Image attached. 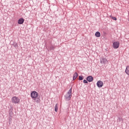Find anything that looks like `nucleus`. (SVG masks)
<instances>
[{"instance_id":"obj_14","label":"nucleus","mask_w":129,"mask_h":129,"mask_svg":"<svg viewBox=\"0 0 129 129\" xmlns=\"http://www.w3.org/2000/svg\"><path fill=\"white\" fill-rule=\"evenodd\" d=\"M110 18L111 19H112V20H114V21H116V20H117V19H116V17L110 16Z\"/></svg>"},{"instance_id":"obj_3","label":"nucleus","mask_w":129,"mask_h":129,"mask_svg":"<svg viewBox=\"0 0 129 129\" xmlns=\"http://www.w3.org/2000/svg\"><path fill=\"white\" fill-rule=\"evenodd\" d=\"M12 101L13 103H15L16 104L20 102V99H19V98H18L17 97H13L12 98Z\"/></svg>"},{"instance_id":"obj_18","label":"nucleus","mask_w":129,"mask_h":129,"mask_svg":"<svg viewBox=\"0 0 129 129\" xmlns=\"http://www.w3.org/2000/svg\"><path fill=\"white\" fill-rule=\"evenodd\" d=\"M83 82H84V83H88V82L86 80H84Z\"/></svg>"},{"instance_id":"obj_9","label":"nucleus","mask_w":129,"mask_h":129,"mask_svg":"<svg viewBox=\"0 0 129 129\" xmlns=\"http://www.w3.org/2000/svg\"><path fill=\"white\" fill-rule=\"evenodd\" d=\"M77 77H78V73L76 72L74 74L73 80H75V79H76Z\"/></svg>"},{"instance_id":"obj_11","label":"nucleus","mask_w":129,"mask_h":129,"mask_svg":"<svg viewBox=\"0 0 129 129\" xmlns=\"http://www.w3.org/2000/svg\"><path fill=\"white\" fill-rule=\"evenodd\" d=\"M96 37H100V32H96L95 33Z\"/></svg>"},{"instance_id":"obj_17","label":"nucleus","mask_w":129,"mask_h":129,"mask_svg":"<svg viewBox=\"0 0 129 129\" xmlns=\"http://www.w3.org/2000/svg\"><path fill=\"white\" fill-rule=\"evenodd\" d=\"M117 120L118 121H121V120H122V118L120 117H118Z\"/></svg>"},{"instance_id":"obj_6","label":"nucleus","mask_w":129,"mask_h":129,"mask_svg":"<svg viewBox=\"0 0 129 129\" xmlns=\"http://www.w3.org/2000/svg\"><path fill=\"white\" fill-rule=\"evenodd\" d=\"M86 79L88 82H92L93 81V77L89 76L87 77Z\"/></svg>"},{"instance_id":"obj_13","label":"nucleus","mask_w":129,"mask_h":129,"mask_svg":"<svg viewBox=\"0 0 129 129\" xmlns=\"http://www.w3.org/2000/svg\"><path fill=\"white\" fill-rule=\"evenodd\" d=\"M50 50H54V49H55V46L53 45H51L50 47H49Z\"/></svg>"},{"instance_id":"obj_2","label":"nucleus","mask_w":129,"mask_h":129,"mask_svg":"<svg viewBox=\"0 0 129 129\" xmlns=\"http://www.w3.org/2000/svg\"><path fill=\"white\" fill-rule=\"evenodd\" d=\"M31 97L33 100H36V99L38 97V92L35 91H33L31 93Z\"/></svg>"},{"instance_id":"obj_8","label":"nucleus","mask_w":129,"mask_h":129,"mask_svg":"<svg viewBox=\"0 0 129 129\" xmlns=\"http://www.w3.org/2000/svg\"><path fill=\"white\" fill-rule=\"evenodd\" d=\"M24 22H25V20L23 18H20L18 20V24H19V25H22V24L24 23Z\"/></svg>"},{"instance_id":"obj_15","label":"nucleus","mask_w":129,"mask_h":129,"mask_svg":"<svg viewBox=\"0 0 129 129\" xmlns=\"http://www.w3.org/2000/svg\"><path fill=\"white\" fill-rule=\"evenodd\" d=\"M83 79H84V77H83V76H79V80H83Z\"/></svg>"},{"instance_id":"obj_5","label":"nucleus","mask_w":129,"mask_h":129,"mask_svg":"<svg viewBox=\"0 0 129 129\" xmlns=\"http://www.w3.org/2000/svg\"><path fill=\"white\" fill-rule=\"evenodd\" d=\"M97 86L99 87V88H100L103 86V83L101 81H99L97 83Z\"/></svg>"},{"instance_id":"obj_7","label":"nucleus","mask_w":129,"mask_h":129,"mask_svg":"<svg viewBox=\"0 0 129 129\" xmlns=\"http://www.w3.org/2000/svg\"><path fill=\"white\" fill-rule=\"evenodd\" d=\"M100 63L101 64H106L107 63V59L106 58H102L100 59Z\"/></svg>"},{"instance_id":"obj_16","label":"nucleus","mask_w":129,"mask_h":129,"mask_svg":"<svg viewBox=\"0 0 129 129\" xmlns=\"http://www.w3.org/2000/svg\"><path fill=\"white\" fill-rule=\"evenodd\" d=\"M40 101H41V100H40L39 98H37V100H36V102H37V103H39Z\"/></svg>"},{"instance_id":"obj_1","label":"nucleus","mask_w":129,"mask_h":129,"mask_svg":"<svg viewBox=\"0 0 129 129\" xmlns=\"http://www.w3.org/2000/svg\"><path fill=\"white\" fill-rule=\"evenodd\" d=\"M72 97V88H71L66 95H64L65 100L67 101H69L71 100V98Z\"/></svg>"},{"instance_id":"obj_12","label":"nucleus","mask_w":129,"mask_h":129,"mask_svg":"<svg viewBox=\"0 0 129 129\" xmlns=\"http://www.w3.org/2000/svg\"><path fill=\"white\" fill-rule=\"evenodd\" d=\"M54 110L56 112H57V111H58V104H56L55 105V107H54Z\"/></svg>"},{"instance_id":"obj_4","label":"nucleus","mask_w":129,"mask_h":129,"mask_svg":"<svg viewBox=\"0 0 129 129\" xmlns=\"http://www.w3.org/2000/svg\"><path fill=\"white\" fill-rule=\"evenodd\" d=\"M119 47V42L116 41L113 43V48L114 49H117Z\"/></svg>"},{"instance_id":"obj_19","label":"nucleus","mask_w":129,"mask_h":129,"mask_svg":"<svg viewBox=\"0 0 129 129\" xmlns=\"http://www.w3.org/2000/svg\"><path fill=\"white\" fill-rule=\"evenodd\" d=\"M16 46H18V45H15V47H16Z\"/></svg>"},{"instance_id":"obj_10","label":"nucleus","mask_w":129,"mask_h":129,"mask_svg":"<svg viewBox=\"0 0 129 129\" xmlns=\"http://www.w3.org/2000/svg\"><path fill=\"white\" fill-rule=\"evenodd\" d=\"M125 72L127 75H129V66H127Z\"/></svg>"}]
</instances>
